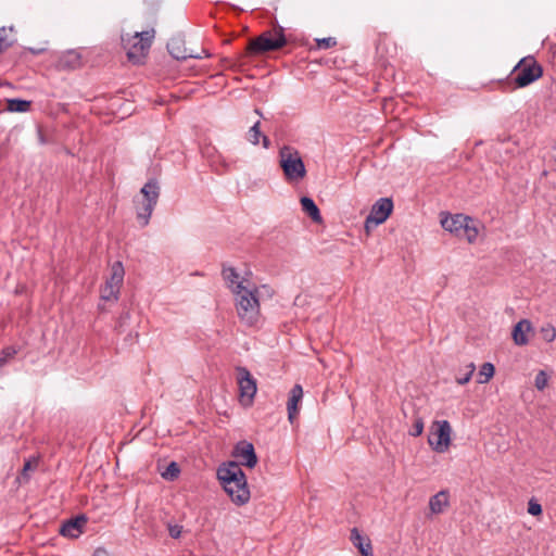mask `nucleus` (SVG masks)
Wrapping results in <instances>:
<instances>
[{
	"mask_svg": "<svg viewBox=\"0 0 556 556\" xmlns=\"http://www.w3.org/2000/svg\"><path fill=\"white\" fill-rule=\"evenodd\" d=\"M222 485L230 497L231 502L237 506H243L250 501L251 494L247 480H242L240 482L230 481Z\"/></svg>",
	"mask_w": 556,
	"mask_h": 556,
	"instance_id": "nucleus-10",
	"label": "nucleus"
},
{
	"mask_svg": "<svg viewBox=\"0 0 556 556\" xmlns=\"http://www.w3.org/2000/svg\"><path fill=\"white\" fill-rule=\"evenodd\" d=\"M287 45L285 30L281 26L273 30H266L256 38L249 41L244 55H260L266 52L276 51Z\"/></svg>",
	"mask_w": 556,
	"mask_h": 556,
	"instance_id": "nucleus-4",
	"label": "nucleus"
},
{
	"mask_svg": "<svg viewBox=\"0 0 556 556\" xmlns=\"http://www.w3.org/2000/svg\"><path fill=\"white\" fill-rule=\"evenodd\" d=\"M180 473V469L177 463L172 462L165 471L162 473V477L168 481H173L178 478Z\"/></svg>",
	"mask_w": 556,
	"mask_h": 556,
	"instance_id": "nucleus-30",
	"label": "nucleus"
},
{
	"mask_svg": "<svg viewBox=\"0 0 556 556\" xmlns=\"http://www.w3.org/2000/svg\"><path fill=\"white\" fill-rule=\"evenodd\" d=\"M495 367L492 363H484L478 372L477 382L480 384L489 382V380L494 376Z\"/></svg>",
	"mask_w": 556,
	"mask_h": 556,
	"instance_id": "nucleus-26",
	"label": "nucleus"
},
{
	"mask_svg": "<svg viewBox=\"0 0 556 556\" xmlns=\"http://www.w3.org/2000/svg\"><path fill=\"white\" fill-rule=\"evenodd\" d=\"M61 64L63 66H68V67L75 68V67L79 66V64H80V56L78 53H76L74 51H70L62 58Z\"/></svg>",
	"mask_w": 556,
	"mask_h": 556,
	"instance_id": "nucleus-27",
	"label": "nucleus"
},
{
	"mask_svg": "<svg viewBox=\"0 0 556 556\" xmlns=\"http://www.w3.org/2000/svg\"><path fill=\"white\" fill-rule=\"evenodd\" d=\"M350 540L363 556H374L370 539L363 535L357 528L351 530Z\"/></svg>",
	"mask_w": 556,
	"mask_h": 556,
	"instance_id": "nucleus-17",
	"label": "nucleus"
},
{
	"mask_svg": "<svg viewBox=\"0 0 556 556\" xmlns=\"http://www.w3.org/2000/svg\"><path fill=\"white\" fill-rule=\"evenodd\" d=\"M93 556H111V555L105 548L99 547L94 551Z\"/></svg>",
	"mask_w": 556,
	"mask_h": 556,
	"instance_id": "nucleus-40",
	"label": "nucleus"
},
{
	"mask_svg": "<svg viewBox=\"0 0 556 556\" xmlns=\"http://www.w3.org/2000/svg\"><path fill=\"white\" fill-rule=\"evenodd\" d=\"M233 456L240 460V465L249 468H253L257 464L254 446L248 441H240L236 444Z\"/></svg>",
	"mask_w": 556,
	"mask_h": 556,
	"instance_id": "nucleus-12",
	"label": "nucleus"
},
{
	"mask_svg": "<svg viewBox=\"0 0 556 556\" xmlns=\"http://www.w3.org/2000/svg\"><path fill=\"white\" fill-rule=\"evenodd\" d=\"M124 275L125 270L122 262H115L111 267V276L105 283L108 286L114 287L115 290L119 291L124 280Z\"/></svg>",
	"mask_w": 556,
	"mask_h": 556,
	"instance_id": "nucleus-20",
	"label": "nucleus"
},
{
	"mask_svg": "<svg viewBox=\"0 0 556 556\" xmlns=\"http://www.w3.org/2000/svg\"><path fill=\"white\" fill-rule=\"evenodd\" d=\"M141 198L134 199L136 217L141 227L149 225L151 215L160 198V185L156 179L148 180L140 190Z\"/></svg>",
	"mask_w": 556,
	"mask_h": 556,
	"instance_id": "nucleus-2",
	"label": "nucleus"
},
{
	"mask_svg": "<svg viewBox=\"0 0 556 556\" xmlns=\"http://www.w3.org/2000/svg\"><path fill=\"white\" fill-rule=\"evenodd\" d=\"M303 397V388L301 384H294L289 393V400L287 403L288 419L293 424L299 415V403Z\"/></svg>",
	"mask_w": 556,
	"mask_h": 556,
	"instance_id": "nucleus-13",
	"label": "nucleus"
},
{
	"mask_svg": "<svg viewBox=\"0 0 556 556\" xmlns=\"http://www.w3.org/2000/svg\"><path fill=\"white\" fill-rule=\"evenodd\" d=\"M236 371L240 404L249 407L253 404L257 391L256 380L245 367L239 366Z\"/></svg>",
	"mask_w": 556,
	"mask_h": 556,
	"instance_id": "nucleus-8",
	"label": "nucleus"
},
{
	"mask_svg": "<svg viewBox=\"0 0 556 556\" xmlns=\"http://www.w3.org/2000/svg\"><path fill=\"white\" fill-rule=\"evenodd\" d=\"M262 137V144L265 149L269 148L270 140L267 136H262L260 130V122L254 123V125L249 130V141L256 146L260 142V138Z\"/></svg>",
	"mask_w": 556,
	"mask_h": 556,
	"instance_id": "nucleus-23",
	"label": "nucleus"
},
{
	"mask_svg": "<svg viewBox=\"0 0 556 556\" xmlns=\"http://www.w3.org/2000/svg\"><path fill=\"white\" fill-rule=\"evenodd\" d=\"M18 350L15 346H5L0 351V368L9 363L16 354Z\"/></svg>",
	"mask_w": 556,
	"mask_h": 556,
	"instance_id": "nucleus-28",
	"label": "nucleus"
},
{
	"mask_svg": "<svg viewBox=\"0 0 556 556\" xmlns=\"http://www.w3.org/2000/svg\"><path fill=\"white\" fill-rule=\"evenodd\" d=\"M543 75L542 66L533 56L521 59L513 68L508 84L513 89L525 88L538 80Z\"/></svg>",
	"mask_w": 556,
	"mask_h": 556,
	"instance_id": "nucleus-6",
	"label": "nucleus"
},
{
	"mask_svg": "<svg viewBox=\"0 0 556 556\" xmlns=\"http://www.w3.org/2000/svg\"><path fill=\"white\" fill-rule=\"evenodd\" d=\"M155 37L154 28L137 31L132 36H122V43L127 59L132 64H141L146 60Z\"/></svg>",
	"mask_w": 556,
	"mask_h": 556,
	"instance_id": "nucleus-3",
	"label": "nucleus"
},
{
	"mask_svg": "<svg viewBox=\"0 0 556 556\" xmlns=\"http://www.w3.org/2000/svg\"><path fill=\"white\" fill-rule=\"evenodd\" d=\"M466 368H467V371H466V374L464 376L456 377V382L458 384H460V386H464V384L468 383L470 381L475 370H476V366H475L473 363L468 364L466 366Z\"/></svg>",
	"mask_w": 556,
	"mask_h": 556,
	"instance_id": "nucleus-33",
	"label": "nucleus"
},
{
	"mask_svg": "<svg viewBox=\"0 0 556 556\" xmlns=\"http://www.w3.org/2000/svg\"><path fill=\"white\" fill-rule=\"evenodd\" d=\"M548 375L544 370H540L534 380V386L538 390L543 391L548 384Z\"/></svg>",
	"mask_w": 556,
	"mask_h": 556,
	"instance_id": "nucleus-31",
	"label": "nucleus"
},
{
	"mask_svg": "<svg viewBox=\"0 0 556 556\" xmlns=\"http://www.w3.org/2000/svg\"><path fill=\"white\" fill-rule=\"evenodd\" d=\"M337 45V40L333 37H327L321 39H316V46L318 49H329Z\"/></svg>",
	"mask_w": 556,
	"mask_h": 556,
	"instance_id": "nucleus-34",
	"label": "nucleus"
},
{
	"mask_svg": "<svg viewBox=\"0 0 556 556\" xmlns=\"http://www.w3.org/2000/svg\"><path fill=\"white\" fill-rule=\"evenodd\" d=\"M217 478L220 481V484H226L227 482H240L242 480H247V477L237 462H228L222 464L217 469Z\"/></svg>",
	"mask_w": 556,
	"mask_h": 556,
	"instance_id": "nucleus-11",
	"label": "nucleus"
},
{
	"mask_svg": "<svg viewBox=\"0 0 556 556\" xmlns=\"http://www.w3.org/2000/svg\"><path fill=\"white\" fill-rule=\"evenodd\" d=\"M31 105L30 101L22 100V99H9L7 101V109L10 112H27L29 111Z\"/></svg>",
	"mask_w": 556,
	"mask_h": 556,
	"instance_id": "nucleus-25",
	"label": "nucleus"
},
{
	"mask_svg": "<svg viewBox=\"0 0 556 556\" xmlns=\"http://www.w3.org/2000/svg\"><path fill=\"white\" fill-rule=\"evenodd\" d=\"M532 330L531 323L528 319H521L513 329V340L517 345H526L529 342L528 333Z\"/></svg>",
	"mask_w": 556,
	"mask_h": 556,
	"instance_id": "nucleus-18",
	"label": "nucleus"
},
{
	"mask_svg": "<svg viewBox=\"0 0 556 556\" xmlns=\"http://www.w3.org/2000/svg\"><path fill=\"white\" fill-rule=\"evenodd\" d=\"M393 211V202L390 198H380L371 206L369 215L365 219V230L367 233L378 225L384 223Z\"/></svg>",
	"mask_w": 556,
	"mask_h": 556,
	"instance_id": "nucleus-9",
	"label": "nucleus"
},
{
	"mask_svg": "<svg viewBox=\"0 0 556 556\" xmlns=\"http://www.w3.org/2000/svg\"><path fill=\"white\" fill-rule=\"evenodd\" d=\"M168 532L173 539H178L182 532V527L179 525L169 526Z\"/></svg>",
	"mask_w": 556,
	"mask_h": 556,
	"instance_id": "nucleus-37",
	"label": "nucleus"
},
{
	"mask_svg": "<svg viewBox=\"0 0 556 556\" xmlns=\"http://www.w3.org/2000/svg\"><path fill=\"white\" fill-rule=\"evenodd\" d=\"M16 41L13 26L0 27V54L12 47Z\"/></svg>",
	"mask_w": 556,
	"mask_h": 556,
	"instance_id": "nucleus-22",
	"label": "nucleus"
},
{
	"mask_svg": "<svg viewBox=\"0 0 556 556\" xmlns=\"http://www.w3.org/2000/svg\"><path fill=\"white\" fill-rule=\"evenodd\" d=\"M452 427L447 420H435L432 422L428 443L437 453H444L451 444Z\"/></svg>",
	"mask_w": 556,
	"mask_h": 556,
	"instance_id": "nucleus-7",
	"label": "nucleus"
},
{
	"mask_svg": "<svg viewBox=\"0 0 556 556\" xmlns=\"http://www.w3.org/2000/svg\"><path fill=\"white\" fill-rule=\"evenodd\" d=\"M223 277L226 281H228L231 286L239 283L238 274L233 267H224L223 268Z\"/></svg>",
	"mask_w": 556,
	"mask_h": 556,
	"instance_id": "nucleus-32",
	"label": "nucleus"
},
{
	"mask_svg": "<svg viewBox=\"0 0 556 556\" xmlns=\"http://www.w3.org/2000/svg\"><path fill=\"white\" fill-rule=\"evenodd\" d=\"M130 318V314L129 312H125L121 315L119 319H118V329H122L123 326L125 325V323Z\"/></svg>",
	"mask_w": 556,
	"mask_h": 556,
	"instance_id": "nucleus-39",
	"label": "nucleus"
},
{
	"mask_svg": "<svg viewBox=\"0 0 556 556\" xmlns=\"http://www.w3.org/2000/svg\"><path fill=\"white\" fill-rule=\"evenodd\" d=\"M167 50L169 54L178 60V61H185L189 58L198 59V54H193L192 52H188L187 48L185 47V41L181 38H172L167 42Z\"/></svg>",
	"mask_w": 556,
	"mask_h": 556,
	"instance_id": "nucleus-16",
	"label": "nucleus"
},
{
	"mask_svg": "<svg viewBox=\"0 0 556 556\" xmlns=\"http://www.w3.org/2000/svg\"><path fill=\"white\" fill-rule=\"evenodd\" d=\"M468 223L463 224L462 237L466 238L469 243L476 241L478 237V229L475 226V222L471 217L467 216Z\"/></svg>",
	"mask_w": 556,
	"mask_h": 556,
	"instance_id": "nucleus-24",
	"label": "nucleus"
},
{
	"mask_svg": "<svg viewBox=\"0 0 556 556\" xmlns=\"http://www.w3.org/2000/svg\"><path fill=\"white\" fill-rule=\"evenodd\" d=\"M424 422L419 419L414 425V430L410 432L412 435L418 437L422 433Z\"/></svg>",
	"mask_w": 556,
	"mask_h": 556,
	"instance_id": "nucleus-38",
	"label": "nucleus"
},
{
	"mask_svg": "<svg viewBox=\"0 0 556 556\" xmlns=\"http://www.w3.org/2000/svg\"><path fill=\"white\" fill-rule=\"evenodd\" d=\"M29 468H30V463H29V462H26V463L24 464L23 471H26V470H28Z\"/></svg>",
	"mask_w": 556,
	"mask_h": 556,
	"instance_id": "nucleus-42",
	"label": "nucleus"
},
{
	"mask_svg": "<svg viewBox=\"0 0 556 556\" xmlns=\"http://www.w3.org/2000/svg\"><path fill=\"white\" fill-rule=\"evenodd\" d=\"M552 159L556 162V146L552 148Z\"/></svg>",
	"mask_w": 556,
	"mask_h": 556,
	"instance_id": "nucleus-41",
	"label": "nucleus"
},
{
	"mask_svg": "<svg viewBox=\"0 0 556 556\" xmlns=\"http://www.w3.org/2000/svg\"><path fill=\"white\" fill-rule=\"evenodd\" d=\"M87 522V518L83 515L66 520L60 529L63 536L76 539L83 533V528Z\"/></svg>",
	"mask_w": 556,
	"mask_h": 556,
	"instance_id": "nucleus-14",
	"label": "nucleus"
},
{
	"mask_svg": "<svg viewBox=\"0 0 556 556\" xmlns=\"http://www.w3.org/2000/svg\"><path fill=\"white\" fill-rule=\"evenodd\" d=\"M528 513L532 516H539L542 514V506L538 502L531 500L528 504Z\"/></svg>",
	"mask_w": 556,
	"mask_h": 556,
	"instance_id": "nucleus-36",
	"label": "nucleus"
},
{
	"mask_svg": "<svg viewBox=\"0 0 556 556\" xmlns=\"http://www.w3.org/2000/svg\"><path fill=\"white\" fill-rule=\"evenodd\" d=\"M541 332L546 342H552L556 338V330L552 326L542 327Z\"/></svg>",
	"mask_w": 556,
	"mask_h": 556,
	"instance_id": "nucleus-35",
	"label": "nucleus"
},
{
	"mask_svg": "<svg viewBox=\"0 0 556 556\" xmlns=\"http://www.w3.org/2000/svg\"><path fill=\"white\" fill-rule=\"evenodd\" d=\"M450 506V494L446 490H442L430 497L429 508L432 514H442Z\"/></svg>",
	"mask_w": 556,
	"mask_h": 556,
	"instance_id": "nucleus-19",
	"label": "nucleus"
},
{
	"mask_svg": "<svg viewBox=\"0 0 556 556\" xmlns=\"http://www.w3.org/2000/svg\"><path fill=\"white\" fill-rule=\"evenodd\" d=\"M236 298V311L241 323L252 327L260 320V302L257 290L250 289L242 282L232 288Z\"/></svg>",
	"mask_w": 556,
	"mask_h": 556,
	"instance_id": "nucleus-1",
	"label": "nucleus"
},
{
	"mask_svg": "<svg viewBox=\"0 0 556 556\" xmlns=\"http://www.w3.org/2000/svg\"><path fill=\"white\" fill-rule=\"evenodd\" d=\"M302 210L315 222L320 223L323 220L320 211L314 200L308 197L301 198Z\"/></svg>",
	"mask_w": 556,
	"mask_h": 556,
	"instance_id": "nucleus-21",
	"label": "nucleus"
},
{
	"mask_svg": "<svg viewBox=\"0 0 556 556\" xmlns=\"http://www.w3.org/2000/svg\"><path fill=\"white\" fill-rule=\"evenodd\" d=\"M119 291L115 290L114 287L108 286L101 288V299L104 301H117Z\"/></svg>",
	"mask_w": 556,
	"mask_h": 556,
	"instance_id": "nucleus-29",
	"label": "nucleus"
},
{
	"mask_svg": "<svg viewBox=\"0 0 556 556\" xmlns=\"http://www.w3.org/2000/svg\"><path fill=\"white\" fill-rule=\"evenodd\" d=\"M279 164L289 182L300 181L306 176L305 164L300 152L291 146L280 148Z\"/></svg>",
	"mask_w": 556,
	"mask_h": 556,
	"instance_id": "nucleus-5",
	"label": "nucleus"
},
{
	"mask_svg": "<svg viewBox=\"0 0 556 556\" xmlns=\"http://www.w3.org/2000/svg\"><path fill=\"white\" fill-rule=\"evenodd\" d=\"M468 223L467 216L464 214L450 215L446 214L441 218V226L444 230L462 237L463 224Z\"/></svg>",
	"mask_w": 556,
	"mask_h": 556,
	"instance_id": "nucleus-15",
	"label": "nucleus"
}]
</instances>
